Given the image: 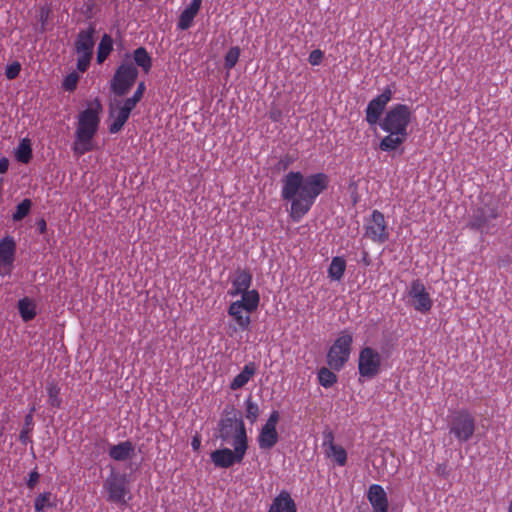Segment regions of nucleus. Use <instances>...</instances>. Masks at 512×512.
<instances>
[{"label":"nucleus","mask_w":512,"mask_h":512,"mask_svg":"<svg viewBox=\"0 0 512 512\" xmlns=\"http://www.w3.org/2000/svg\"><path fill=\"white\" fill-rule=\"evenodd\" d=\"M329 185V177L319 172L304 176L299 171H290L282 180L281 196L291 202L289 215L299 222L312 208L316 199Z\"/></svg>","instance_id":"1"},{"label":"nucleus","mask_w":512,"mask_h":512,"mask_svg":"<svg viewBox=\"0 0 512 512\" xmlns=\"http://www.w3.org/2000/svg\"><path fill=\"white\" fill-rule=\"evenodd\" d=\"M219 438L230 448L216 449L210 454L212 463L217 468L227 469L240 464L248 450V436L243 420L227 417L219 423Z\"/></svg>","instance_id":"2"},{"label":"nucleus","mask_w":512,"mask_h":512,"mask_svg":"<svg viewBox=\"0 0 512 512\" xmlns=\"http://www.w3.org/2000/svg\"><path fill=\"white\" fill-rule=\"evenodd\" d=\"M411 117L412 111L406 104H396L386 112L379 123L380 128L387 133L379 143L381 151H395L407 140Z\"/></svg>","instance_id":"3"},{"label":"nucleus","mask_w":512,"mask_h":512,"mask_svg":"<svg viewBox=\"0 0 512 512\" xmlns=\"http://www.w3.org/2000/svg\"><path fill=\"white\" fill-rule=\"evenodd\" d=\"M101 103L96 100L94 107H88L78 115L73 152L80 157L93 150L92 140L100 124Z\"/></svg>","instance_id":"4"},{"label":"nucleus","mask_w":512,"mask_h":512,"mask_svg":"<svg viewBox=\"0 0 512 512\" xmlns=\"http://www.w3.org/2000/svg\"><path fill=\"white\" fill-rule=\"evenodd\" d=\"M103 489L107 501L119 506H126L132 499L129 481L125 474L112 471L104 480Z\"/></svg>","instance_id":"5"},{"label":"nucleus","mask_w":512,"mask_h":512,"mask_svg":"<svg viewBox=\"0 0 512 512\" xmlns=\"http://www.w3.org/2000/svg\"><path fill=\"white\" fill-rule=\"evenodd\" d=\"M95 27L90 24L88 28L80 30L77 34L74 48L77 54V70L84 73L88 70L95 46Z\"/></svg>","instance_id":"6"},{"label":"nucleus","mask_w":512,"mask_h":512,"mask_svg":"<svg viewBox=\"0 0 512 512\" xmlns=\"http://www.w3.org/2000/svg\"><path fill=\"white\" fill-rule=\"evenodd\" d=\"M353 335L348 330L339 333L327 353V364L332 370L340 371L350 358Z\"/></svg>","instance_id":"7"},{"label":"nucleus","mask_w":512,"mask_h":512,"mask_svg":"<svg viewBox=\"0 0 512 512\" xmlns=\"http://www.w3.org/2000/svg\"><path fill=\"white\" fill-rule=\"evenodd\" d=\"M476 430L475 418L466 410L457 411L450 420L449 432L460 443L469 441Z\"/></svg>","instance_id":"8"},{"label":"nucleus","mask_w":512,"mask_h":512,"mask_svg":"<svg viewBox=\"0 0 512 512\" xmlns=\"http://www.w3.org/2000/svg\"><path fill=\"white\" fill-rule=\"evenodd\" d=\"M138 77V70L133 63L123 62L115 71L111 80V90L119 97L125 96Z\"/></svg>","instance_id":"9"},{"label":"nucleus","mask_w":512,"mask_h":512,"mask_svg":"<svg viewBox=\"0 0 512 512\" xmlns=\"http://www.w3.org/2000/svg\"><path fill=\"white\" fill-rule=\"evenodd\" d=\"M499 207L497 203H485L483 206L476 208L469 218L467 227L472 230L487 234L494 227L491 220L499 217Z\"/></svg>","instance_id":"10"},{"label":"nucleus","mask_w":512,"mask_h":512,"mask_svg":"<svg viewBox=\"0 0 512 512\" xmlns=\"http://www.w3.org/2000/svg\"><path fill=\"white\" fill-rule=\"evenodd\" d=\"M382 367V356L373 347H363L358 356V374L360 378L372 379L377 376Z\"/></svg>","instance_id":"11"},{"label":"nucleus","mask_w":512,"mask_h":512,"mask_svg":"<svg viewBox=\"0 0 512 512\" xmlns=\"http://www.w3.org/2000/svg\"><path fill=\"white\" fill-rule=\"evenodd\" d=\"M365 237L374 243L382 244L389 239V231L384 214L379 210H373L365 225Z\"/></svg>","instance_id":"12"},{"label":"nucleus","mask_w":512,"mask_h":512,"mask_svg":"<svg viewBox=\"0 0 512 512\" xmlns=\"http://www.w3.org/2000/svg\"><path fill=\"white\" fill-rule=\"evenodd\" d=\"M408 297L412 300V306L416 311L426 314L431 310L433 301L420 279L411 282Z\"/></svg>","instance_id":"13"},{"label":"nucleus","mask_w":512,"mask_h":512,"mask_svg":"<svg viewBox=\"0 0 512 512\" xmlns=\"http://www.w3.org/2000/svg\"><path fill=\"white\" fill-rule=\"evenodd\" d=\"M393 96L392 89L388 86L384 88L383 92L373 98L366 108V121L369 125L373 126L380 120L386 105L391 101Z\"/></svg>","instance_id":"14"},{"label":"nucleus","mask_w":512,"mask_h":512,"mask_svg":"<svg viewBox=\"0 0 512 512\" xmlns=\"http://www.w3.org/2000/svg\"><path fill=\"white\" fill-rule=\"evenodd\" d=\"M227 312L233 321V323L229 325L230 336L238 332L249 330L251 324V313L246 312L245 309H241L237 303H230Z\"/></svg>","instance_id":"15"},{"label":"nucleus","mask_w":512,"mask_h":512,"mask_svg":"<svg viewBox=\"0 0 512 512\" xmlns=\"http://www.w3.org/2000/svg\"><path fill=\"white\" fill-rule=\"evenodd\" d=\"M16 242L12 236H5L0 240V267L5 274L11 272L15 260Z\"/></svg>","instance_id":"16"},{"label":"nucleus","mask_w":512,"mask_h":512,"mask_svg":"<svg viewBox=\"0 0 512 512\" xmlns=\"http://www.w3.org/2000/svg\"><path fill=\"white\" fill-rule=\"evenodd\" d=\"M367 499L372 507V512H388L387 493L381 485L371 484L367 491Z\"/></svg>","instance_id":"17"},{"label":"nucleus","mask_w":512,"mask_h":512,"mask_svg":"<svg viewBox=\"0 0 512 512\" xmlns=\"http://www.w3.org/2000/svg\"><path fill=\"white\" fill-rule=\"evenodd\" d=\"M323 446H327L328 450L326 451V455L328 457H334L336 463L339 466H344L347 462V453L346 450L334 443V435L332 431L324 432V441Z\"/></svg>","instance_id":"18"},{"label":"nucleus","mask_w":512,"mask_h":512,"mask_svg":"<svg viewBox=\"0 0 512 512\" xmlns=\"http://www.w3.org/2000/svg\"><path fill=\"white\" fill-rule=\"evenodd\" d=\"M268 512H297V506L290 493L282 490L273 499Z\"/></svg>","instance_id":"19"},{"label":"nucleus","mask_w":512,"mask_h":512,"mask_svg":"<svg viewBox=\"0 0 512 512\" xmlns=\"http://www.w3.org/2000/svg\"><path fill=\"white\" fill-rule=\"evenodd\" d=\"M201 5L202 0H192L190 4L181 12L177 22V28L180 30L189 29L193 24L194 18L200 11Z\"/></svg>","instance_id":"20"},{"label":"nucleus","mask_w":512,"mask_h":512,"mask_svg":"<svg viewBox=\"0 0 512 512\" xmlns=\"http://www.w3.org/2000/svg\"><path fill=\"white\" fill-rule=\"evenodd\" d=\"M130 114L126 109L119 106L117 103L110 105V117L113 118V122L109 125V132L112 134L118 133L122 130L123 126L130 117Z\"/></svg>","instance_id":"21"},{"label":"nucleus","mask_w":512,"mask_h":512,"mask_svg":"<svg viewBox=\"0 0 512 512\" xmlns=\"http://www.w3.org/2000/svg\"><path fill=\"white\" fill-rule=\"evenodd\" d=\"M256 372L257 364L255 362H248L244 365L241 372L230 382V389L236 391L243 388L254 377Z\"/></svg>","instance_id":"22"},{"label":"nucleus","mask_w":512,"mask_h":512,"mask_svg":"<svg viewBox=\"0 0 512 512\" xmlns=\"http://www.w3.org/2000/svg\"><path fill=\"white\" fill-rule=\"evenodd\" d=\"M135 452L134 444L127 440L120 442L116 445H112L109 448L108 454L111 459L115 461H126L132 458Z\"/></svg>","instance_id":"23"},{"label":"nucleus","mask_w":512,"mask_h":512,"mask_svg":"<svg viewBox=\"0 0 512 512\" xmlns=\"http://www.w3.org/2000/svg\"><path fill=\"white\" fill-rule=\"evenodd\" d=\"M252 284V275L248 270H238L232 281V289L229 291L231 296H237L241 292L250 290Z\"/></svg>","instance_id":"24"},{"label":"nucleus","mask_w":512,"mask_h":512,"mask_svg":"<svg viewBox=\"0 0 512 512\" xmlns=\"http://www.w3.org/2000/svg\"><path fill=\"white\" fill-rule=\"evenodd\" d=\"M239 295H241V299L233 301L232 303H237L241 309H245L248 313H253L258 309L260 295L257 290H248L241 292Z\"/></svg>","instance_id":"25"},{"label":"nucleus","mask_w":512,"mask_h":512,"mask_svg":"<svg viewBox=\"0 0 512 512\" xmlns=\"http://www.w3.org/2000/svg\"><path fill=\"white\" fill-rule=\"evenodd\" d=\"M278 432L276 428L262 427L257 438L259 448L262 450H270L278 442Z\"/></svg>","instance_id":"26"},{"label":"nucleus","mask_w":512,"mask_h":512,"mask_svg":"<svg viewBox=\"0 0 512 512\" xmlns=\"http://www.w3.org/2000/svg\"><path fill=\"white\" fill-rule=\"evenodd\" d=\"M19 314L24 322L33 320L37 314L35 303L28 297L18 301Z\"/></svg>","instance_id":"27"},{"label":"nucleus","mask_w":512,"mask_h":512,"mask_svg":"<svg viewBox=\"0 0 512 512\" xmlns=\"http://www.w3.org/2000/svg\"><path fill=\"white\" fill-rule=\"evenodd\" d=\"M346 270V261L343 257H333L328 268V276L331 280L340 281Z\"/></svg>","instance_id":"28"},{"label":"nucleus","mask_w":512,"mask_h":512,"mask_svg":"<svg viewBox=\"0 0 512 512\" xmlns=\"http://www.w3.org/2000/svg\"><path fill=\"white\" fill-rule=\"evenodd\" d=\"M135 64L145 73H148L152 67V58L145 47H138L133 51Z\"/></svg>","instance_id":"29"},{"label":"nucleus","mask_w":512,"mask_h":512,"mask_svg":"<svg viewBox=\"0 0 512 512\" xmlns=\"http://www.w3.org/2000/svg\"><path fill=\"white\" fill-rule=\"evenodd\" d=\"M113 50V40L110 35L104 34L97 48V63L102 64Z\"/></svg>","instance_id":"30"},{"label":"nucleus","mask_w":512,"mask_h":512,"mask_svg":"<svg viewBox=\"0 0 512 512\" xmlns=\"http://www.w3.org/2000/svg\"><path fill=\"white\" fill-rule=\"evenodd\" d=\"M46 392L48 395V403L51 407L60 408L62 400L60 398V387L55 380H49L46 383Z\"/></svg>","instance_id":"31"},{"label":"nucleus","mask_w":512,"mask_h":512,"mask_svg":"<svg viewBox=\"0 0 512 512\" xmlns=\"http://www.w3.org/2000/svg\"><path fill=\"white\" fill-rule=\"evenodd\" d=\"M15 157L18 162L27 164L32 158V148L29 139H22L15 150Z\"/></svg>","instance_id":"32"},{"label":"nucleus","mask_w":512,"mask_h":512,"mask_svg":"<svg viewBox=\"0 0 512 512\" xmlns=\"http://www.w3.org/2000/svg\"><path fill=\"white\" fill-rule=\"evenodd\" d=\"M35 412V407H31L29 413L25 416L24 426L19 434V440L22 444L26 445L28 442H31L29 434L32 431L33 427V413Z\"/></svg>","instance_id":"33"},{"label":"nucleus","mask_w":512,"mask_h":512,"mask_svg":"<svg viewBox=\"0 0 512 512\" xmlns=\"http://www.w3.org/2000/svg\"><path fill=\"white\" fill-rule=\"evenodd\" d=\"M318 381L324 388H330L337 382V376L331 369L322 367L318 371Z\"/></svg>","instance_id":"34"},{"label":"nucleus","mask_w":512,"mask_h":512,"mask_svg":"<svg viewBox=\"0 0 512 512\" xmlns=\"http://www.w3.org/2000/svg\"><path fill=\"white\" fill-rule=\"evenodd\" d=\"M31 207H32V202L30 199L26 198V199L22 200L16 206V210L12 215L13 221L18 222V221H21L22 219H24L30 213Z\"/></svg>","instance_id":"35"},{"label":"nucleus","mask_w":512,"mask_h":512,"mask_svg":"<svg viewBox=\"0 0 512 512\" xmlns=\"http://www.w3.org/2000/svg\"><path fill=\"white\" fill-rule=\"evenodd\" d=\"M260 413L259 406L256 402L248 397L245 400V417L251 423H255Z\"/></svg>","instance_id":"36"},{"label":"nucleus","mask_w":512,"mask_h":512,"mask_svg":"<svg viewBox=\"0 0 512 512\" xmlns=\"http://www.w3.org/2000/svg\"><path fill=\"white\" fill-rule=\"evenodd\" d=\"M240 57V48L238 46L231 47L225 55L224 67L231 70L235 67Z\"/></svg>","instance_id":"37"},{"label":"nucleus","mask_w":512,"mask_h":512,"mask_svg":"<svg viewBox=\"0 0 512 512\" xmlns=\"http://www.w3.org/2000/svg\"><path fill=\"white\" fill-rule=\"evenodd\" d=\"M79 81V75L76 72L69 73L62 82L65 91L72 92L76 89Z\"/></svg>","instance_id":"38"},{"label":"nucleus","mask_w":512,"mask_h":512,"mask_svg":"<svg viewBox=\"0 0 512 512\" xmlns=\"http://www.w3.org/2000/svg\"><path fill=\"white\" fill-rule=\"evenodd\" d=\"M50 497H51V493H49V492H44V493L39 494L36 497L35 502H34L35 511L41 512L45 509V507L50 506V503H49Z\"/></svg>","instance_id":"39"},{"label":"nucleus","mask_w":512,"mask_h":512,"mask_svg":"<svg viewBox=\"0 0 512 512\" xmlns=\"http://www.w3.org/2000/svg\"><path fill=\"white\" fill-rule=\"evenodd\" d=\"M20 71L21 65L18 62H14L6 68L5 75L7 79L13 80L19 75Z\"/></svg>","instance_id":"40"},{"label":"nucleus","mask_w":512,"mask_h":512,"mask_svg":"<svg viewBox=\"0 0 512 512\" xmlns=\"http://www.w3.org/2000/svg\"><path fill=\"white\" fill-rule=\"evenodd\" d=\"M324 58V53L320 49L313 50L308 57V61L312 66L320 65Z\"/></svg>","instance_id":"41"},{"label":"nucleus","mask_w":512,"mask_h":512,"mask_svg":"<svg viewBox=\"0 0 512 512\" xmlns=\"http://www.w3.org/2000/svg\"><path fill=\"white\" fill-rule=\"evenodd\" d=\"M119 106L126 109L129 113L132 112V110L136 107V105L139 103L136 98L129 97L125 100L117 101L116 102Z\"/></svg>","instance_id":"42"},{"label":"nucleus","mask_w":512,"mask_h":512,"mask_svg":"<svg viewBox=\"0 0 512 512\" xmlns=\"http://www.w3.org/2000/svg\"><path fill=\"white\" fill-rule=\"evenodd\" d=\"M279 418V412L274 410L271 412L269 418L267 419L266 423L263 426L268 428H276Z\"/></svg>","instance_id":"43"},{"label":"nucleus","mask_w":512,"mask_h":512,"mask_svg":"<svg viewBox=\"0 0 512 512\" xmlns=\"http://www.w3.org/2000/svg\"><path fill=\"white\" fill-rule=\"evenodd\" d=\"M39 478H40V475L36 469L31 471L29 474L28 481H27L28 488L33 489L35 487V485L37 484V482L39 481Z\"/></svg>","instance_id":"44"},{"label":"nucleus","mask_w":512,"mask_h":512,"mask_svg":"<svg viewBox=\"0 0 512 512\" xmlns=\"http://www.w3.org/2000/svg\"><path fill=\"white\" fill-rule=\"evenodd\" d=\"M146 90V86H145V83L144 82H140L137 86V89L136 91L134 92L133 94V98H136L138 102L141 101L143 95H144V92Z\"/></svg>","instance_id":"45"},{"label":"nucleus","mask_w":512,"mask_h":512,"mask_svg":"<svg viewBox=\"0 0 512 512\" xmlns=\"http://www.w3.org/2000/svg\"><path fill=\"white\" fill-rule=\"evenodd\" d=\"M9 169V159L6 157L0 158V174H4Z\"/></svg>","instance_id":"46"},{"label":"nucleus","mask_w":512,"mask_h":512,"mask_svg":"<svg viewBox=\"0 0 512 512\" xmlns=\"http://www.w3.org/2000/svg\"><path fill=\"white\" fill-rule=\"evenodd\" d=\"M290 163H291V159L288 156H284L283 158L280 159L278 165H279V168H282L285 170L288 168Z\"/></svg>","instance_id":"47"},{"label":"nucleus","mask_w":512,"mask_h":512,"mask_svg":"<svg viewBox=\"0 0 512 512\" xmlns=\"http://www.w3.org/2000/svg\"><path fill=\"white\" fill-rule=\"evenodd\" d=\"M37 226H38V230H39L40 234H44L46 232L47 224H46V221L43 218L38 220Z\"/></svg>","instance_id":"48"},{"label":"nucleus","mask_w":512,"mask_h":512,"mask_svg":"<svg viewBox=\"0 0 512 512\" xmlns=\"http://www.w3.org/2000/svg\"><path fill=\"white\" fill-rule=\"evenodd\" d=\"M269 116L272 121L276 122L280 119L281 112L280 111H271Z\"/></svg>","instance_id":"49"},{"label":"nucleus","mask_w":512,"mask_h":512,"mask_svg":"<svg viewBox=\"0 0 512 512\" xmlns=\"http://www.w3.org/2000/svg\"><path fill=\"white\" fill-rule=\"evenodd\" d=\"M191 446L194 450H198L200 447V440L197 437L193 438L192 442H191Z\"/></svg>","instance_id":"50"},{"label":"nucleus","mask_w":512,"mask_h":512,"mask_svg":"<svg viewBox=\"0 0 512 512\" xmlns=\"http://www.w3.org/2000/svg\"><path fill=\"white\" fill-rule=\"evenodd\" d=\"M445 469H446V466H445V465H438V466L436 467V470H437V473H438V474H444Z\"/></svg>","instance_id":"51"},{"label":"nucleus","mask_w":512,"mask_h":512,"mask_svg":"<svg viewBox=\"0 0 512 512\" xmlns=\"http://www.w3.org/2000/svg\"><path fill=\"white\" fill-rule=\"evenodd\" d=\"M508 512H512V500L510 501L509 503V506H508Z\"/></svg>","instance_id":"52"},{"label":"nucleus","mask_w":512,"mask_h":512,"mask_svg":"<svg viewBox=\"0 0 512 512\" xmlns=\"http://www.w3.org/2000/svg\"><path fill=\"white\" fill-rule=\"evenodd\" d=\"M364 262L366 265H369V260H367L366 257H364Z\"/></svg>","instance_id":"53"},{"label":"nucleus","mask_w":512,"mask_h":512,"mask_svg":"<svg viewBox=\"0 0 512 512\" xmlns=\"http://www.w3.org/2000/svg\"><path fill=\"white\" fill-rule=\"evenodd\" d=\"M2 435H3V431H2V430H0V437H1Z\"/></svg>","instance_id":"54"}]
</instances>
